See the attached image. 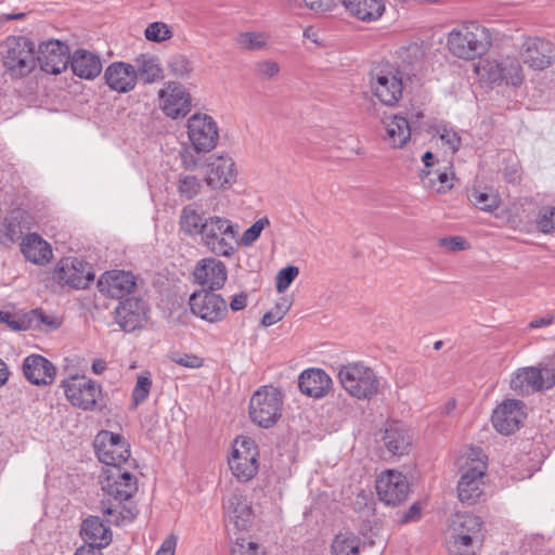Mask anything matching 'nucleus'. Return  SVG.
<instances>
[{"mask_svg":"<svg viewBox=\"0 0 555 555\" xmlns=\"http://www.w3.org/2000/svg\"><path fill=\"white\" fill-rule=\"evenodd\" d=\"M100 482L103 491L100 509L107 516V521L117 526L132 521L135 513L124 503L137 493V477L126 467L104 468Z\"/></svg>","mask_w":555,"mask_h":555,"instance_id":"1","label":"nucleus"},{"mask_svg":"<svg viewBox=\"0 0 555 555\" xmlns=\"http://www.w3.org/2000/svg\"><path fill=\"white\" fill-rule=\"evenodd\" d=\"M447 46L454 56L475 60L489 51L492 35L487 27L478 23H466L449 33Z\"/></svg>","mask_w":555,"mask_h":555,"instance_id":"2","label":"nucleus"},{"mask_svg":"<svg viewBox=\"0 0 555 555\" xmlns=\"http://www.w3.org/2000/svg\"><path fill=\"white\" fill-rule=\"evenodd\" d=\"M0 62L12 78L28 76L37 65L34 41L25 36H9L1 46Z\"/></svg>","mask_w":555,"mask_h":555,"instance_id":"3","label":"nucleus"},{"mask_svg":"<svg viewBox=\"0 0 555 555\" xmlns=\"http://www.w3.org/2000/svg\"><path fill=\"white\" fill-rule=\"evenodd\" d=\"M341 387L358 400H371L380 389V379L376 373L362 362H350L338 370Z\"/></svg>","mask_w":555,"mask_h":555,"instance_id":"4","label":"nucleus"},{"mask_svg":"<svg viewBox=\"0 0 555 555\" xmlns=\"http://www.w3.org/2000/svg\"><path fill=\"white\" fill-rule=\"evenodd\" d=\"M486 472L487 463L481 457V451L473 449L461 466L457 482V496L461 502L473 505L483 496Z\"/></svg>","mask_w":555,"mask_h":555,"instance_id":"5","label":"nucleus"},{"mask_svg":"<svg viewBox=\"0 0 555 555\" xmlns=\"http://www.w3.org/2000/svg\"><path fill=\"white\" fill-rule=\"evenodd\" d=\"M66 399L75 408L83 411L102 410V387L83 375H70L61 382Z\"/></svg>","mask_w":555,"mask_h":555,"instance_id":"6","label":"nucleus"},{"mask_svg":"<svg viewBox=\"0 0 555 555\" xmlns=\"http://www.w3.org/2000/svg\"><path fill=\"white\" fill-rule=\"evenodd\" d=\"M283 395L273 386L258 389L249 401V415L254 423L263 428L273 426L282 415Z\"/></svg>","mask_w":555,"mask_h":555,"instance_id":"7","label":"nucleus"},{"mask_svg":"<svg viewBox=\"0 0 555 555\" xmlns=\"http://www.w3.org/2000/svg\"><path fill=\"white\" fill-rule=\"evenodd\" d=\"M233 476L241 482L251 480L259 469V450L254 439L237 437L228 460Z\"/></svg>","mask_w":555,"mask_h":555,"instance_id":"8","label":"nucleus"},{"mask_svg":"<svg viewBox=\"0 0 555 555\" xmlns=\"http://www.w3.org/2000/svg\"><path fill=\"white\" fill-rule=\"evenodd\" d=\"M236 231L232 222L223 217L205 219L201 234L202 243L215 255L229 257L234 251Z\"/></svg>","mask_w":555,"mask_h":555,"instance_id":"9","label":"nucleus"},{"mask_svg":"<svg viewBox=\"0 0 555 555\" xmlns=\"http://www.w3.org/2000/svg\"><path fill=\"white\" fill-rule=\"evenodd\" d=\"M186 133L196 153H209L219 140L217 121L207 114L196 113L188 119Z\"/></svg>","mask_w":555,"mask_h":555,"instance_id":"10","label":"nucleus"},{"mask_svg":"<svg viewBox=\"0 0 555 555\" xmlns=\"http://www.w3.org/2000/svg\"><path fill=\"white\" fill-rule=\"evenodd\" d=\"M53 280L63 287L85 289L94 280V272L89 262L76 257H66L56 263Z\"/></svg>","mask_w":555,"mask_h":555,"instance_id":"11","label":"nucleus"},{"mask_svg":"<svg viewBox=\"0 0 555 555\" xmlns=\"http://www.w3.org/2000/svg\"><path fill=\"white\" fill-rule=\"evenodd\" d=\"M95 453L100 462L106 467H124L130 459L128 442L119 434L103 430L94 440Z\"/></svg>","mask_w":555,"mask_h":555,"instance_id":"12","label":"nucleus"},{"mask_svg":"<svg viewBox=\"0 0 555 555\" xmlns=\"http://www.w3.org/2000/svg\"><path fill=\"white\" fill-rule=\"evenodd\" d=\"M555 385V372L546 365L518 369L511 378V388L518 393L551 389Z\"/></svg>","mask_w":555,"mask_h":555,"instance_id":"13","label":"nucleus"},{"mask_svg":"<svg viewBox=\"0 0 555 555\" xmlns=\"http://www.w3.org/2000/svg\"><path fill=\"white\" fill-rule=\"evenodd\" d=\"M215 292L208 289L196 291L189 299L191 312L211 324L223 321L229 312L225 299Z\"/></svg>","mask_w":555,"mask_h":555,"instance_id":"14","label":"nucleus"},{"mask_svg":"<svg viewBox=\"0 0 555 555\" xmlns=\"http://www.w3.org/2000/svg\"><path fill=\"white\" fill-rule=\"evenodd\" d=\"M371 88L383 104L392 106L402 98V74L395 68H375L371 74Z\"/></svg>","mask_w":555,"mask_h":555,"instance_id":"15","label":"nucleus"},{"mask_svg":"<svg viewBox=\"0 0 555 555\" xmlns=\"http://www.w3.org/2000/svg\"><path fill=\"white\" fill-rule=\"evenodd\" d=\"M159 107L167 117L172 119L185 117L192 108V98L184 86L177 81H168L158 91Z\"/></svg>","mask_w":555,"mask_h":555,"instance_id":"16","label":"nucleus"},{"mask_svg":"<svg viewBox=\"0 0 555 555\" xmlns=\"http://www.w3.org/2000/svg\"><path fill=\"white\" fill-rule=\"evenodd\" d=\"M149 307L139 297H128L119 301L114 310L115 322L128 333L142 328L147 322Z\"/></svg>","mask_w":555,"mask_h":555,"instance_id":"17","label":"nucleus"},{"mask_svg":"<svg viewBox=\"0 0 555 555\" xmlns=\"http://www.w3.org/2000/svg\"><path fill=\"white\" fill-rule=\"evenodd\" d=\"M376 492L382 502L397 506L404 502L410 492L408 478L397 470L383 472L376 480Z\"/></svg>","mask_w":555,"mask_h":555,"instance_id":"18","label":"nucleus"},{"mask_svg":"<svg viewBox=\"0 0 555 555\" xmlns=\"http://www.w3.org/2000/svg\"><path fill=\"white\" fill-rule=\"evenodd\" d=\"M36 56L41 70L52 75L61 74L70 63L69 48L60 40H49L40 43Z\"/></svg>","mask_w":555,"mask_h":555,"instance_id":"19","label":"nucleus"},{"mask_svg":"<svg viewBox=\"0 0 555 555\" xmlns=\"http://www.w3.org/2000/svg\"><path fill=\"white\" fill-rule=\"evenodd\" d=\"M206 184L212 190L230 188L236 180L235 163L228 155L212 154L206 160Z\"/></svg>","mask_w":555,"mask_h":555,"instance_id":"20","label":"nucleus"},{"mask_svg":"<svg viewBox=\"0 0 555 555\" xmlns=\"http://www.w3.org/2000/svg\"><path fill=\"white\" fill-rule=\"evenodd\" d=\"M193 276L203 289L219 291L228 280V269L221 260L208 257L196 263Z\"/></svg>","mask_w":555,"mask_h":555,"instance_id":"21","label":"nucleus"},{"mask_svg":"<svg viewBox=\"0 0 555 555\" xmlns=\"http://www.w3.org/2000/svg\"><path fill=\"white\" fill-rule=\"evenodd\" d=\"M137 287V279L129 271H106L98 281V288L106 297L122 299L132 294Z\"/></svg>","mask_w":555,"mask_h":555,"instance_id":"22","label":"nucleus"},{"mask_svg":"<svg viewBox=\"0 0 555 555\" xmlns=\"http://www.w3.org/2000/svg\"><path fill=\"white\" fill-rule=\"evenodd\" d=\"M522 408L524 403L520 400H505L493 411V427L503 435L515 433L525 418Z\"/></svg>","mask_w":555,"mask_h":555,"instance_id":"23","label":"nucleus"},{"mask_svg":"<svg viewBox=\"0 0 555 555\" xmlns=\"http://www.w3.org/2000/svg\"><path fill=\"white\" fill-rule=\"evenodd\" d=\"M520 55L525 64L533 69L542 70L552 63L553 46L542 38L528 37L521 44Z\"/></svg>","mask_w":555,"mask_h":555,"instance_id":"24","label":"nucleus"},{"mask_svg":"<svg viewBox=\"0 0 555 555\" xmlns=\"http://www.w3.org/2000/svg\"><path fill=\"white\" fill-rule=\"evenodd\" d=\"M104 79L111 90L118 93H128L138 83V73L132 64L113 62L104 70Z\"/></svg>","mask_w":555,"mask_h":555,"instance_id":"25","label":"nucleus"},{"mask_svg":"<svg viewBox=\"0 0 555 555\" xmlns=\"http://www.w3.org/2000/svg\"><path fill=\"white\" fill-rule=\"evenodd\" d=\"M23 373L26 379L36 386L51 385L56 376V367L40 354H30L23 361Z\"/></svg>","mask_w":555,"mask_h":555,"instance_id":"26","label":"nucleus"},{"mask_svg":"<svg viewBox=\"0 0 555 555\" xmlns=\"http://www.w3.org/2000/svg\"><path fill=\"white\" fill-rule=\"evenodd\" d=\"M332 378L322 369H307L298 378L300 391L314 399L325 397L332 389Z\"/></svg>","mask_w":555,"mask_h":555,"instance_id":"27","label":"nucleus"},{"mask_svg":"<svg viewBox=\"0 0 555 555\" xmlns=\"http://www.w3.org/2000/svg\"><path fill=\"white\" fill-rule=\"evenodd\" d=\"M21 251L26 260L44 266L53 257L51 245L37 233H28L21 242Z\"/></svg>","mask_w":555,"mask_h":555,"instance_id":"28","label":"nucleus"},{"mask_svg":"<svg viewBox=\"0 0 555 555\" xmlns=\"http://www.w3.org/2000/svg\"><path fill=\"white\" fill-rule=\"evenodd\" d=\"M386 133L384 140L393 149L403 147L411 137V127L403 116L393 115L384 119Z\"/></svg>","mask_w":555,"mask_h":555,"instance_id":"29","label":"nucleus"},{"mask_svg":"<svg viewBox=\"0 0 555 555\" xmlns=\"http://www.w3.org/2000/svg\"><path fill=\"white\" fill-rule=\"evenodd\" d=\"M383 440L387 450L396 456L406 454L412 444L409 431L399 423L386 427Z\"/></svg>","mask_w":555,"mask_h":555,"instance_id":"30","label":"nucleus"},{"mask_svg":"<svg viewBox=\"0 0 555 555\" xmlns=\"http://www.w3.org/2000/svg\"><path fill=\"white\" fill-rule=\"evenodd\" d=\"M70 66L74 74L83 79H93L102 72L100 57L86 50H78L74 53Z\"/></svg>","mask_w":555,"mask_h":555,"instance_id":"31","label":"nucleus"},{"mask_svg":"<svg viewBox=\"0 0 555 555\" xmlns=\"http://www.w3.org/2000/svg\"><path fill=\"white\" fill-rule=\"evenodd\" d=\"M81 537L86 543L94 544L98 547H105L112 542V532L98 516H90L83 520Z\"/></svg>","mask_w":555,"mask_h":555,"instance_id":"32","label":"nucleus"},{"mask_svg":"<svg viewBox=\"0 0 555 555\" xmlns=\"http://www.w3.org/2000/svg\"><path fill=\"white\" fill-rule=\"evenodd\" d=\"M347 11L363 22L377 21L385 11L384 0H343Z\"/></svg>","mask_w":555,"mask_h":555,"instance_id":"33","label":"nucleus"},{"mask_svg":"<svg viewBox=\"0 0 555 555\" xmlns=\"http://www.w3.org/2000/svg\"><path fill=\"white\" fill-rule=\"evenodd\" d=\"M34 321L48 323L47 317L39 309H34L23 314L0 311V323L7 324L9 328L15 332L27 331L33 326Z\"/></svg>","mask_w":555,"mask_h":555,"instance_id":"34","label":"nucleus"},{"mask_svg":"<svg viewBox=\"0 0 555 555\" xmlns=\"http://www.w3.org/2000/svg\"><path fill=\"white\" fill-rule=\"evenodd\" d=\"M224 509L227 517L237 529L246 528L251 515V508L244 496L232 494L224 503Z\"/></svg>","mask_w":555,"mask_h":555,"instance_id":"35","label":"nucleus"},{"mask_svg":"<svg viewBox=\"0 0 555 555\" xmlns=\"http://www.w3.org/2000/svg\"><path fill=\"white\" fill-rule=\"evenodd\" d=\"M483 535L449 532L448 548L451 555H475Z\"/></svg>","mask_w":555,"mask_h":555,"instance_id":"36","label":"nucleus"},{"mask_svg":"<svg viewBox=\"0 0 555 555\" xmlns=\"http://www.w3.org/2000/svg\"><path fill=\"white\" fill-rule=\"evenodd\" d=\"M449 532L483 535L482 521L478 516L469 513H455L450 519Z\"/></svg>","mask_w":555,"mask_h":555,"instance_id":"37","label":"nucleus"},{"mask_svg":"<svg viewBox=\"0 0 555 555\" xmlns=\"http://www.w3.org/2000/svg\"><path fill=\"white\" fill-rule=\"evenodd\" d=\"M135 70L138 73V78L141 79L145 83H152L162 78V67L157 61V59L141 54L135 59Z\"/></svg>","mask_w":555,"mask_h":555,"instance_id":"38","label":"nucleus"},{"mask_svg":"<svg viewBox=\"0 0 555 555\" xmlns=\"http://www.w3.org/2000/svg\"><path fill=\"white\" fill-rule=\"evenodd\" d=\"M179 223L182 232L186 235L194 236L202 234L205 219L192 205H189L183 207Z\"/></svg>","mask_w":555,"mask_h":555,"instance_id":"39","label":"nucleus"},{"mask_svg":"<svg viewBox=\"0 0 555 555\" xmlns=\"http://www.w3.org/2000/svg\"><path fill=\"white\" fill-rule=\"evenodd\" d=\"M270 40V36L264 31H243L235 38V43L242 50L261 51L264 50Z\"/></svg>","mask_w":555,"mask_h":555,"instance_id":"40","label":"nucleus"},{"mask_svg":"<svg viewBox=\"0 0 555 555\" xmlns=\"http://www.w3.org/2000/svg\"><path fill=\"white\" fill-rule=\"evenodd\" d=\"M360 540L353 532H340L332 542L333 555H357Z\"/></svg>","mask_w":555,"mask_h":555,"instance_id":"41","label":"nucleus"},{"mask_svg":"<svg viewBox=\"0 0 555 555\" xmlns=\"http://www.w3.org/2000/svg\"><path fill=\"white\" fill-rule=\"evenodd\" d=\"M422 176L424 185L437 193L443 194L453 188V173L447 171H423Z\"/></svg>","mask_w":555,"mask_h":555,"instance_id":"42","label":"nucleus"},{"mask_svg":"<svg viewBox=\"0 0 555 555\" xmlns=\"http://www.w3.org/2000/svg\"><path fill=\"white\" fill-rule=\"evenodd\" d=\"M503 81L507 85L517 87L524 81L522 68L516 57L507 56L501 61Z\"/></svg>","mask_w":555,"mask_h":555,"instance_id":"43","label":"nucleus"},{"mask_svg":"<svg viewBox=\"0 0 555 555\" xmlns=\"http://www.w3.org/2000/svg\"><path fill=\"white\" fill-rule=\"evenodd\" d=\"M476 72L482 79H486L490 83L503 82L501 61L486 60L476 67Z\"/></svg>","mask_w":555,"mask_h":555,"instance_id":"44","label":"nucleus"},{"mask_svg":"<svg viewBox=\"0 0 555 555\" xmlns=\"http://www.w3.org/2000/svg\"><path fill=\"white\" fill-rule=\"evenodd\" d=\"M202 190V182L196 176L180 175L178 179V192L186 198L192 199L199 194Z\"/></svg>","mask_w":555,"mask_h":555,"instance_id":"45","label":"nucleus"},{"mask_svg":"<svg viewBox=\"0 0 555 555\" xmlns=\"http://www.w3.org/2000/svg\"><path fill=\"white\" fill-rule=\"evenodd\" d=\"M167 66L170 74L178 78H186L193 72L191 61L183 54H175L170 56Z\"/></svg>","mask_w":555,"mask_h":555,"instance_id":"46","label":"nucleus"},{"mask_svg":"<svg viewBox=\"0 0 555 555\" xmlns=\"http://www.w3.org/2000/svg\"><path fill=\"white\" fill-rule=\"evenodd\" d=\"M470 201L474 205L483 211H493L499 208L500 202L496 195L488 194L478 190H474L470 194Z\"/></svg>","mask_w":555,"mask_h":555,"instance_id":"47","label":"nucleus"},{"mask_svg":"<svg viewBox=\"0 0 555 555\" xmlns=\"http://www.w3.org/2000/svg\"><path fill=\"white\" fill-rule=\"evenodd\" d=\"M144 34L145 38L153 42H162L170 39L172 36L170 27L163 22L151 23Z\"/></svg>","mask_w":555,"mask_h":555,"instance_id":"48","label":"nucleus"},{"mask_svg":"<svg viewBox=\"0 0 555 555\" xmlns=\"http://www.w3.org/2000/svg\"><path fill=\"white\" fill-rule=\"evenodd\" d=\"M299 274V268L287 266L281 269L275 278V287L279 293H284Z\"/></svg>","mask_w":555,"mask_h":555,"instance_id":"49","label":"nucleus"},{"mask_svg":"<svg viewBox=\"0 0 555 555\" xmlns=\"http://www.w3.org/2000/svg\"><path fill=\"white\" fill-rule=\"evenodd\" d=\"M151 388L152 379L149 376L140 375L132 390V402L134 406L140 405L147 399Z\"/></svg>","mask_w":555,"mask_h":555,"instance_id":"50","label":"nucleus"},{"mask_svg":"<svg viewBox=\"0 0 555 555\" xmlns=\"http://www.w3.org/2000/svg\"><path fill=\"white\" fill-rule=\"evenodd\" d=\"M270 224V221L267 217H262L255 221L242 235L241 244L243 246H250L254 244L260 236L261 232L266 227Z\"/></svg>","mask_w":555,"mask_h":555,"instance_id":"51","label":"nucleus"},{"mask_svg":"<svg viewBox=\"0 0 555 555\" xmlns=\"http://www.w3.org/2000/svg\"><path fill=\"white\" fill-rule=\"evenodd\" d=\"M537 225L545 234L555 232V207L541 208L537 218Z\"/></svg>","mask_w":555,"mask_h":555,"instance_id":"52","label":"nucleus"},{"mask_svg":"<svg viewBox=\"0 0 555 555\" xmlns=\"http://www.w3.org/2000/svg\"><path fill=\"white\" fill-rule=\"evenodd\" d=\"M280 73V65L273 60H261L255 63V74L263 80H271Z\"/></svg>","mask_w":555,"mask_h":555,"instance_id":"53","label":"nucleus"},{"mask_svg":"<svg viewBox=\"0 0 555 555\" xmlns=\"http://www.w3.org/2000/svg\"><path fill=\"white\" fill-rule=\"evenodd\" d=\"M232 555H266L258 543L237 538L231 546Z\"/></svg>","mask_w":555,"mask_h":555,"instance_id":"54","label":"nucleus"},{"mask_svg":"<svg viewBox=\"0 0 555 555\" xmlns=\"http://www.w3.org/2000/svg\"><path fill=\"white\" fill-rule=\"evenodd\" d=\"M439 245L449 251L465 250L469 247L468 242L462 236H449L439 240Z\"/></svg>","mask_w":555,"mask_h":555,"instance_id":"55","label":"nucleus"},{"mask_svg":"<svg viewBox=\"0 0 555 555\" xmlns=\"http://www.w3.org/2000/svg\"><path fill=\"white\" fill-rule=\"evenodd\" d=\"M441 141L447 144L450 150L455 153L461 146V137L453 129L442 128L439 132Z\"/></svg>","mask_w":555,"mask_h":555,"instance_id":"56","label":"nucleus"},{"mask_svg":"<svg viewBox=\"0 0 555 555\" xmlns=\"http://www.w3.org/2000/svg\"><path fill=\"white\" fill-rule=\"evenodd\" d=\"M172 361L181 366L190 367V369H198L203 366V359L195 354H181L172 357Z\"/></svg>","mask_w":555,"mask_h":555,"instance_id":"57","label":"nucleus"},{"mask_svg":"<svg viewBox=\"0 0 555 555\" xmlns=\"http://www.w3.org/2000/svg\"><path fill=\"white\" fill-rule=\"evenodd\" d=\"M4 236L11 242H17L22 236V228L20 222L15 220H8L4 223Z\"/></svg>","mask_w":555,"mask_h":555,"instance_id":"58","label":"nucleus"},{"mask_svg":"<svg viewBox=\"0 0 555 555\" xmlns=\"http://www.w3.org/2000/svg\"><path fill=\"white\" fill-rule=\"evenodd\" d=\"M248 304V295L245 292H241L231 297L229 306L234 312L244 310Z\"/></svg>","mask_w":555,"mask_h":555,"instance_id":"59","label":"nucleus"},{"mask_svg":"<svg viewBox=\"0 0 555 555\" xmlns=\"http://www.w3.org/2000/svg\"><path fill=\"white\" fill-rule=\"evenodd\" d=\"M177 547V537L173 534L168 535L157 550L155 555H175Z\"/></svg>","mask_w":555,"mask_h":555,"instance_id":"60","label":"nucleus"},{"mask_svg":"<svg viewBox=\"0 0 555 555\" xmlns=\"http://www.w3.org/2000/svg\"><path fill=\"white\" fill-rule=\"evenodd\" d=\"M181 164L186 170H195L198 166V159L189 150H182L180 152Z\"/></svg>","mask_w":555,"mask_h":555,"instance_id":"61","label":"nucleus"},{"mask_svg":"<svg viewBox=\"0 0 555 555\" xmlns=\"http://www.w3.org/2000/svg\"><path fill=\"white\" fill-rule=\"evenodd\" d=\"M283 317H284V309H280V310L273 309L271 311L266 312L262 315L261 325L264 327L271 326V325L278 323L279 321H281L283 319Z\"/></svg>","mask_w":555,"mask_h":555,"instance_id":"62","label":"nucleus"},{"mask_svg":"<svg viewBox=\"0 0 555 555\" xmlns=\"http://www.w3.org/2000/svg\"><path fill=\"white\" fill-rule=\"evenodd\" d=\"M421 517V506L418 503L412 504L402 517V522L416 520Z\"/></svg>","mask_w":555,"mask_h":555,"instance_id":"63","label":"nucleus"},{"mask_svg":"<svg viewBox=\"0 0 555 555\" xmlns=\"http://www.w3.org/2000/svg\"><path fill=\"white\" fill-rule=\"evenodd\" d=\"M75 555H103V553L101 547L86 543L76 550Z\"/></svg>","mask_w":555,"mask_h":555,"instance_id":"64","label":"nucleus"}]
</instances>
